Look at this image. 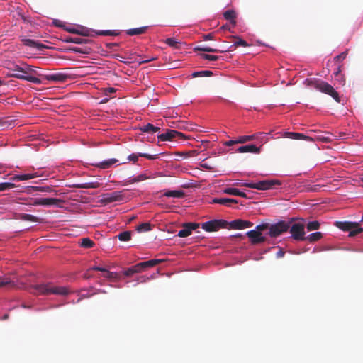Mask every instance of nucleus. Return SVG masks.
<instances>
[{"label": "nucleus", "instance_id": "1", "mask_svg": "<svg viewBox=\"0 0 363 363\" xmlns=\"http://www.w3.org/2000/svg\"><path fill=\"white\" fill-rule=\"evenodd\" d=\"M304 84L308 87H313L318 91L330 96L337 103L341 102L337 91L326 82L315 78L306 79L304 81Z\"/></svg>", "mask_w": 363, "mask_h": 363}, {"label": "nucleus", "instance_id": "2", "mask_svg": "<svg viewBox=\"0 0 363 363\" xmlns=\"http://www.w3.org/2000/svg\"><path fill=\"white\" fill-rule=\"evenodd\" d=\"M33 288L35 290L34 293L38 295L55 294L65 296L70 293L67 287L55 286L51 283L36 284Z\"/></svg>", "mask_w": 363, "mask_h": 363}, {"label": "nucleus", "instance_id": "3", "mask_svg": "<svg viewBox=\"0 0 363 363\" xmlns=\"http://www.w3.org/2000/svg\"><path fill=\"white\" fill-rule=\"evenodd\" d=\"M335 226L343 231H348L350 237H354L363 231V228L357 222L337 221Z\"/></svg>", "mask_w": 363, "mask_h": 363}, {"label": "nucleus", "instance_id": "4", "mask_svg": "<svg viewBox=\"0 0 363 363\" xmlns=\"http://www.w3.org/2000/svg\"><path fill=\"white\" fill-rule=\"evenodd\" d=\"M281 182L277 179L262 180L257 183H244L241 186L258 190H268L276 185H281Z\"/></svg>", "mask_w": 363, "mask_h": 363}, {"label": "nucleus", "instance_id": "5", "mask_svg": "<svg viewBox=\"0 0 363 363\" xmlns=\"http://www.w3.org/2000/svg\"><path fill=\"white\" fill-rule=\"evenodd\" d=\"M185 135L177 130L166 129L164 133L157 135L158 142L184 140Z\"/></svg>", "mask_w": 363, "mask_h": 363}, {"label": "nucleus", "instance_id": "6", "mask_svg": "<svg viewBox=\"0 0 363 363\" xmlns=\"http://www.w3.org/2000/svg\"><path fill=\"white\" fill-rule=\"evenodd\" d=\"M290 228V223L285 221H279L274 224H270L268 235L271 238H277L282 233L287 232Z\"/></svg>", "mask_w": 363, "mask_h": 363}, {"label": "nucleus", "instance_id": "7", "mask_svg": "<svg viewBox=\"0 0 363 363\" xmlns=\"http://www.w3.org/2000/svg\"><path fill=\"white\" fill-rule=\"evenodd\" d=\"M228 227V222L224 220H213L202 224V228L207 232L217 231L220 228H226Z\"/></svg>", "mask_w": 363, "mask_h": 363}, {"label": "nucleus", "instance_id": "8", "mask_svg": "<svg viewBox=\"0 0 363 363\" xmlns=\"http://www.w3.org/2000/svg\"><path fill=\"white\" fill-rule=\"evenodd\" d=\"M292 238L296 240H305L304 225L300 223H294L289 228Z\"/></svg>", "mask_w": 363, "mask_h": 363}, {"label": "nucleus", "instance_id": "9", "mask_svg": "<svg viewBox=\"0 0 363 363\" xmlns=\"http://www.w3.org/2000/svg\"><path fill=\"white\" fill-rule=\"evenodd\" d=\"M171 156H179L184 158L195 157L200 156V159H208V156L203 151H199L198 150L194 149L190 150L178 151L170 154Z\"/></svg>", "mask_w": 363, "mask_h": 363}, {"label": "nucleus", "instance_id": "10", "mask_svg": "<svg viewBox=\"0 0 363 363\" xmlns=\"http://www.w3.org/2000/svg\"><path fill=\"white\" fill-rule=\"evenodd\" d=\"M246 235L249 238L251 244L257 245L266 242V237L263 236L262 233L257 230H252L246 233Z\"/></svg>", "mask_w": 363, "mask_h": 363}, {"label": "nucleus", "instance_id": "11", "mask_svg": "<svg viewBox=\"0 0 363 363\" xmlns=\"http://www.w3.org/2000/svg\"><path fill=\"white\" fill-rule=\"evenodd\" d=\"M123 199L122 191H113L104 194L102 196V201L105 203H111L115 201H121Z\"/></svg>", "mask_w": 363, "mask_h": 363}, {"label": "nucleus", "instance_id": "12", "mask_svg": "<svg viewBox=\"0 0 363 363\" xmlns=\"http://www.w3.org/2000/svg\"><path fill=\"white\" fill-rule=\"evenodd\" d=\"M182 226L183 229L179 231L177 235L180 238H186L191 234L192 230L197 229L199 227V224L196 223H185Z\"/></svg>", "mask_w": 363, "mask_h": 363}, {"label": "nucleus", "instance_id": "13", "mask_svg": "<svg viewBox=\"0 0 363 363\" xmlns=\"http://www.w3.org/2000/svg\"><path fill=\"white\" fill-rule=\"evenodd\" d=\"M228 226L232 229L242 230L252 227L253 223L249 220L237 219L228 222Z\"/></svg>", "mask_w": 363, "mask_h": 363}, {"label": "nucleus", "instance_id": "14", "mask_svg": "<svg viewBox=\"0 0 363 363\" xmlns=\"http://www.w3.org/2000/svg\"><path fill=\"white\" fill-rule=\"evenodd\" d=\"M38 75L43 77L44 79L48 81H52L55 82H65L69 78L67 74L63 73H54L45 75L38 74Z\"/></svg>", "mask_w": 363, "mask_h": 363}, {"label": "nucleus", "instance_id": "15", "mask_svg": "<svg viewBox=\"0 0 363 363\" xmlns=\"http://www.w3.org/2000/svg\"><path fill=\"white\" fill-rule=\"evenodd\" d=\"M60 201L61 200L57 198H39L35 199L34 204L39 206H53L58 205Z\"/></svg>", "mask_w": 363, "mask_h": 363}, {"label": "nucleus", "instance_id": "16", "mask_svg": "<svg viewBox=\"0 0 363 363\" xmlns=\"http://www.w3.org/2000/svg\"><path fill=\"white\" fill-rule=\"evenodd\" d=\"M260 146H257L253 144L250 145H245L239 147L238 149L235 150L236 152H240V153H245V152H251V153H259L261 150Z\"/></svg>", "mask_w": 363, "mask_h": 363}, {"label": "nucleus", "instance_id": "17", "mask_svg": "<svg viewBox=\"0 0 363 363\" xmlns=\"http://www.w3.org/2000/svg\"><path fill=\"white\" fill-rule=\"evenodd\" d=\"M284 135L286 138H290L292 140H304L306 141H308L311 143L313 142V140L312 138H311L309 136L304 135L303 134L299 133L285 132Z\"/></svg>", "mask_w": 363, "mask_h": 363}, {"label": "nucleus", "instance_id": "18", "mask_svg": "<svg viewBox=\"0 0 363 363\" xmlns=\"http://www.w3.org/2000/svg\"><path fill=\"white\" fill-rule=\"evenodd\" d=\"M165 154H166L165 152H162V153H160V154H155V155L150 154L147 152H134V153H132L130 155H128L127 159H138L139 157H145L146 159H156L155 157L160 156V155H164Z\"/></svg>", "mask_w": 363, "mask_h": 363}, {"label": "nucleus", "instance_id": "19", "mask_svg": "<svg viewBox=\"0 0 363 363\" xmlns=\"http://www.w3.org/2000/svg\"><path fill=\"white\" fill-rule=\"evenodd\" d=\"M21 42L24 45L36 48L38 50H43L46 48L44 44L32 39L22 38Z\"/></svg>", "mask_w": 363, "mask_h": 363}, {"label": "nucleus", "instance_id": "20", "mask_svg": "<svg viewBox=\"0 0 363 363\" xmlns=\"http://www.w3.org/2000/svg\"><path fill=\"white\" fill-rule=\"evenodd\" d=\"M238 203L237 200L228 198H215L212 200V203H218L226 206H230L232 203Z\"/></svg>", "mask_w": 363, "mask_h": 363}, {"label": "nucleus", "instance_id": "21", "mask_svg": "<svg viewBox=\"0 0 363 363\" xmlns=\"http://www.w3.org/2000/svg\"><path fill=\"white\" fill-rule=\"evenodd\" d=\"M118 160H104L97 163H89L86 162V165H93L101 169H108L110 168L113 164H115Z\"/></svg>", "mask_w": 363, "mask_h": 363}, {"label": "nucleus", "instance_id": "22", "mask_svg": "<svg viewBox=\"0 0 363 363\" xmlns=\"http://www.w3.org/2000/svg\"><path fill=\"white\" fill-rule=\"evenodd\" d=\"M140 130L143 133H154L157 132H160V128L157 126H155L152 123H147L144 125H142L139 128Z\"/></svg>", "mask_w": 363, "mask_h": 363}, {"label": "nucleus", "instance_id": "23", "mask_svg": "<svg viewBox=\"0 0 363 363\" xmlns=\"http://www.w3.org/2000/svg\"><path fill=\"white\" fill-rule=\"evenodd\" d=\"M38 177V174L35 173L33 174H18L15 175L12 177L13 181H25L35 178Z\"/></svg>", "mask_w": 363, "mask_h": 363}, {"label": "nucleus", "instance_id": "24", "mask_svg": "<svg viewBox=\"0 0 363 363\" xmlns=\"http://www.w3.org/2000/svg\"><path fill=\"white\" fill-rule=\"evenodd\" d=\"M223 16L226 20L230 21V23L235 26L236 24L235 18L236 13L233 10H228L223 13Z\"/></svg>", "mask_w": 363, "mask_h": 363}, {"label": "nucleus", "instance_id": "25", "mask_svg": "<svg viewBox=\"0 0 363 363\" xmlns=\"http://www.w3.org/2000/svg\"><path fill=\"white\" fill-rule=\"evenodd\" d=\"M147 29V26L131 28L126 30V34L130 36L145 33Z\"/></svg>", "mask_w": 363, "mask_h": 363}, {"label": "nucleus", "instance_id": "26", "mask_svg": "<svg viewBox=\"0 0 363 363\" xmlns=\"http://www.w3.org/2000/svg\"><path fill=\"white\" fill-rule=\"evenodd\" d=\"M262 135V133H255V134H253V135H251L240 136L238 138V142H239L240 143H242H242H247L248 141L257 139L259 135Z\"/></svg>", "mask_w": 363, "mask_h": 363}, {"label": "nucleus", "instance_id": "27", "mask_svg": "<svg viewBox=\"0 0 363 363\" xmlns=\"http://www.w3.org/2000/svg\"><path fill=\"white\" fill-rule=\"evenodd\" d=\"M65 41L67 43H73L76 44H86L88 43L90 40L82 37H69L65 40Z\"/></svg>", "mask_w": 363, "mask_h": 363}, {"label": "nucleus", "instance_id": "28", "mask_svg": "<svg viewBox=\"0 0 363 363\" xmlns=\"http://www.w3.org/2000/svg\"><path fill=\"white\" fill-rule=\"evenodd\" d=\"M323 238V233L320 232L313 233L308 236L305 237V240H308L310 242H314Z\"/></svg>", "mask_w": 363, "mask_h": 363}, {"label": "nucleus", "instance_id": "29", "mask_svg": "<svg viewBox=\"0 0 363 363\" xmlns=\"http://www.w3.org/2000/svg\"><path fill=\"white\" fill-rule=\"evenodd\" d=\"M94 245L95 244H94V241L91 240L89 238H84L81 239L79 241V245L82 247L86 248V249L93 247L94 246Z\"/></svg>", "mask_w": 363, "mask_h": 363}, {"label": "nucleus", "instance_id": "30", "mask_svg": "<svg viewBox=\"0 0 363 363\" xmlns=\"http://www.w3.org/2000/svg\"><path fill=\"white\" fill-rule=\"evenodd\" d=\"M196 51H202L206 52H223L224 50H221L219 49L212 48L208 46H197L194 48Z\"/></svg>", "mask_w": 363, "mask_h": 363}, {"label": "nucleus", "instance_id": "31", "mask_svg": "<svg viewBox=\"0 0 363 363\" xmlns=\"http://www.w3.org/2000/svg\"><path fill=\"white\" fill-rule=\"evenodd\" d=\"M164 195L167 197L182 198L184 196V193L182 191L172 190L167 191Z\"/></svg>", "mask_w": 363, "mask_h": 363}, {"label": "nucleus", "instance_id": "32", "mask_svg": "<svg viewBox=\"0 0 363 363\" xmlns=\"http://www.w3.org/2000/svg\"><path fill=\"white\" fill-rule=\"evenodd\" d=\"M163 260L162 259H150V260H148V261H146V262H142V264L143 266V268L145 269V268H150V267H152L161 262H162Z\"/></svg>", "mask_w": 363, "mask_h": 363}, {"label": "nucleus", "instance_id": "33", "mask_svg": "<svg viewBox=\"0 0 363 363\" xmlns=\"http://www.w3.org/2000/svg\"><path fill=\"white\" fill-rule=\"evenodd\" d=\"M14 286L15 284L7 277H0V288L4 286Z\"/></svg>", "mask_w": 363, "mask_h": 363}, {"label": "nucleus", "instance_id": "34", "mask_svg": "<svg viewBox=\"0 0 363 363\" xmlns=\"http://www.w3.org/2000/svg\"><path fill=\"white\" fill-rule=\"evenodd\" d=\"M91 270L99 271V272H103L104 277L106 278H108V279H111L113 277V273L106 270L105 268L96 267H92L89 269V271H91Z\"/></svg>", "mask_w": 363, "mask_h": 363}, {"label": "nucleus", "instance_id": "35", "mask_svg": "<svg viewBox=\"0 0 363 363\" xmlns=\"http://www.w3.org/2000/svg\"><path fill=\"white\" fill-rule=\"evenodd\" d=\"M71 50L74 52L81 53L84 55H88L91 52V48L87 47L84 48L79 47H74L71 48Z\"/></svg>", "mask_w": 363, "mask_h": 363}, {"label": "nucleus", "instance_id": "36", "mask_svg": "<svg viewBox=\"0 0 363 363\" xmlns=\"http://www.w3.org/2000/svg\"><path fill=\"white\" fill-rule=\"evenodd\" d=\"M118 239L121 241H128L131 238V233L130 231H123L118 234Z\"/></svg>", "mask_w": 363, "mask_h": 363}, {"label": "nucleus", "instance_id": "37", "mask_svg": "<svg viewBox=\"0 0 363 363\" xmlns=\"http://www.w3.org/2000/svg\"><path fill=\"white\" fill-rule=\"evenodd\" d=\"M213 75V72L210 70H203L199 72H195L192 74L193 77H211Z\"/></svg>", "mask_w": 363, "mask_h": 363}, {"label": "nucleus", "instance_id": "38", "mask_svg": "<svg viewBox=\"0 0 363 363\" xmlns=\"http://www.w3.org/2000/svg\"><path fill=\"white\" fill-rule=\"evenodd\" d=\"M320 225V224L318 221H316V220L311 221V222H308V224L306 225V228L309 231L315 230L319 229Z\"/></svg>", "mask_w": 363, "mask_h": 363}, {"label": "nucleus", "instance_id": "39", "mask_svg": "<svg viewBox=\"0 0 363 363\" xmlns=\"http://www.w3.org/2000/svg\"><path fill=\"white\" fill-rule=\"evenodd\" d=\"M97 35H111V36H116L119 34L117 30H101L96 32Z\"/></svg>", "mask_w": 363, "mask_h": 363}, {"label": "nucleus", "instance_id": "40", "mask_svg": "<svg viewBox=\"0 0 363 363\" xmlns=\"http://www.w3.org/2000/svg\"><path fill=\"white\" fill-rule=\"evenodd\" d=\"M151 230V225L149 223H143L137 227L138 232H147Z\"/></svg>", "mask_w": 363, "mask_h": 363}, {"label": "nucleus", "instance_id": "41", "mask_svg": "<svg viewBox=\"0 0 363 363\" xmlns=\"http://www.w3.org/2000/svg\"><path fill=\"white\" fill-rule=\"evenodd\" d=\"M165 43L168 45L170 47L178 48V45L180 44V43L177 40H176L174 38H169L165 40Z\"/></svg>", "mask_w": 363, "mask_h": 363}, {"label": "nucleus", "instance_id": "42", "mask_svg": "<svg viewBox=\"0 0 363 363\" xmlns=\"http://www.w3.org/2000/svg\"><path fill=\"white\" fill-rule=\"evenodd\" d=\"M16 186L15 184L11 182L0 183V191H6L7 189H13Z\"/></svg>", "mask_w": 363, "mask_h": 363}, {"label": "nucleus", "instance_id": "43", "mask_svg": "<svg viewBox=\"0 0 363 363\" xmlns=\"http://www.w3.org/2000/svg\"><path fill=\"white\" fill-rule=\"evenodd\" d=\"M21 218L30 222H37L38 218L33 215L23 213L21 216Z\"/></svg>", "mask_w": 363, "mask_h": 363}, {"label": "nucleus", "instance_id": "44", "mask_svg": "<svg viewBox=\"0 0 363 363\" xmlns=\"http://www.w3.org/2000/svg\"><path fill=\"white\" fill-rule=\"evenodd\" d=\"M200 57H201V58H202L203 60H211V61H216L220 58L219 56L205 54V53L200 54Z\"/></svg>", "mask_w": 363, "mask_h": 363}, {"label": "nucleus", "instance_id": "45", "mask_svg": "<svg viewBox=\"0 0 363 363\" xmlns=\"http://www.w3.org/2000/svg\"><path fill=\"white\" fill-rule=\"evenodd\" d=\"M23 74L28 75L29 73H36L35 67L24 64Z\"/></svg>", "mask_w": 363, "mask_h": 363}, {"label": "nucleus", "instance_id": "46", "mask_svg": "<svg viewBox=\"0 0 363 363\" xmlns=\"http://www.w3.org/2000/svg\"><path fill=\"white\" fill-rule=\"evenodd\" d=\"M269 225H270V224L267 223H262V224H259V225H257L255 227V230H257L258 232L262 233V231H264L265 230H269Z\"/></svg>", "mask_w": 363, "mask_h": 363}, {"label": "nucleus", "instance_id": "47", "mask_svg": "<svg viewBox=\"0 0 363 363\" xmlns=\"http://www.w3.org/2000/svg\"><path fill=\"white\" fill-rule=\"evenodd\" d=\"M25 80L35 84H40L42 82L39 78L30 75H26Z\"/></svg>", "mask_w": 363, "mask_h": 363}, {"label": "nucleus", "instance_id": "48", "mask_svg": "<svg viewBox=\"0 0 363 363\" xmlns=\"http://www.w3.org/2000/svg\"><path fill=\"white\" fill-rule=\"evenodd\" d=\"M234 38L238 39V40H236L234 43L233 45L235 47H238V46L248 47L249 46V44L245 40L240 39L238 37H234Z\"/></svg>", "mask_w": 363, "mask_h": 363}, {"label": "nucleus", "instance_id": "49", "mask_svg": "<svg viewBox=\"0 0 363 363\" xmlns=\"http://www.w3.org/2000/svg\"><path fill=\"white\" fill-rule=\"evenodd\" d=\"M340 72H341V67H340V65H339L337 66V70L334 72V74H335V79L337 81H340L341 82H344V79H343V76L340 74Z\"/></svg>", "mask_w": 363, "mask_h": 363}, {"label": "nucleus", "instance_id": "50", "mask_svg": "<svg viewBox=\"0 0 363 363\" xmlns=\"http://www.w3.org/2000/svg\"><path fill=\"white\" fill-rule=\"evenodd\" d=\"M238 191H239V189H235V188H225L223 189V193H225L226 194H229V195L237 196Z\"/></svg>", "mask_w": 363, "mask_h": 363}, {"label": "nucleus", "instance_id": "51", "mask_svg": "<svg viewBox=\"0 0 363 363\" xmlns=\"http://www.w3.org/2000/svg\"><path fill=\"white\" fill-rule=\"evenodd\" d=\"M147 178V177L145 174H141L138 175V177L130 178V182H131V183L139 182L146 179Z\"/></svg>", "mask_w": 363, "mask_h": 363}, {"label": "nucleus", "instance_id": "52", "mask_svg": "<svg viewBox=\"0 0 363 363\" xmlns=\"http://www.w3.org/2000/svg\"><path fill=\"white\" fill-rule=\"evenodd\" d=\"M10 77H15L17 79L25 80L26 75L25 74H23L21 72H11L9 74Z\"/></svg>", "mask_w": 363, "mask_h": 363}, {"label": "nucleus", "instance_id": "53", "mask_svg": "<svg viewBox=\"0 0 363 363\" xmlns=\"http://www.w3.org/2000/svg\"><path fill=\"white\" fill-rule=\"evenodd\" d=\"M79 33L77 34L81 35L82 36H93L92 34L90 33V31L88 29H85L84 28H80Z\"/></svg>", "mask_w": 363, "mask_h": 363}, {"label": "nucleus", "instance_id": "54", "mask_svg": "<svg viewBox=\"0 0 363 363\" xmlns=\"http://www.w3.org/2000/svg\"><path fill=\"white\" fill-rule=\"evenodd\" d=\"M133 270H134V272L135 274V273H138V272H141L142 271L144 270V268H143V266L142 264V262H140L134 266L132 267Z\"/></svg>", "mask_w": 363, "mask_h": 363}, {"label": "nucleus", "instance_id": "55", "mask_svg": "<svg viewBox=\"0 0 363 363\" xmlns=\"http://www.w3.org/2000/svg\"><path fill=\"white\" fill-rule=\"evenodd\" d=\"M10 69H11V72H21L23 74V69H24V65H23V67H21L20 65H14L13 68H11Z\"/></svg>", "mask_w": 363, "mask_h": 363}, {"label": "nucleus", "instance_id": "56", "mask_svg": "<svg viewBox=\"0 0 363 363\" xmlns=\"http://www.w3.org/2000/svg\"><path fill=\"white\" fill-rule=\"evenodd\" d=\"M347 54V52H343L341 54L335 57L334 60L335 61H337V62H340L342 60H343L346 57Z\"/></svg>", "mask_w": 363, "mask_h": 363}, {"label": "nucleus", "instance_id": "57", "mask_svg": "<svg viewBox=\"0 0 363 363\" xmlns=\"http://www.w3.org/2000/svg\"><path fill=\"white\" fill-rule=\"evenodd\" d=\"M205 160H202V162H201V164L200 166L202 167V168H204V169H206L207 170H209V171H213L214 170V167L213 166H211V165H209L206 162H203Z\"/></svg>", "mask_w": 363, "mask_h": 363}, {"label": "nucleus", "instance_id": "58", "mask_svg": "<svg viewBox=\"0 0 363 363\" xmlns=\"http://www.w3.org/2000/svg\"><path fill=\"white\" fill-rule=\"evenodd\" d=\"M64 29L70 33L77 34L78 33H79V29L75 28L74 27H70V26L65 27Z\"/></svg>", "mask_w": 363, "mask_h": 363}, {"label": "nucleus", "instance_id": "59", "mask_svg": "<svg viewBox=\"0 0 363 363\" xmlns=\"http://www.w3.org/2000/svg\"><path fill=\"white\" fill-rule=\"evenodd\" d=\"M238 143H240L238 142V139H237V140H230L228 141H225V142H224L223 145L225 146H232L233 145L238 144Z\"/></svg>", "mask_w": 363, "mask_h": 363}, {"label": "nucleus", "instance_id": "60", "mask_svg": "<svg viewBox=\"0 0 363 363\" xmlns=\"http://www.w3.org/2000/svg\"><path fill=\"white\" fill-rule=\"evenodd\" d=\"M123 274H124V275H125L127 277H130V276H132L133 274H134L135 272H134L133 267H131L127 269L126 270H125Z\"/></svg>", "mask_w": 363, "mask_h": 363}, {"label": "nucleus", "instance_id": "61", "mask_svg": "<svg viewBox=\"0 0 363 363\" xmlns=\"http://www.w3.org/2000/svg\"><path fill=\"white\" fill-rule=\"evenodd\" d=\"M203 38L204 40H211L214 39V35L213 33H208L206 35H204L203 36Z\"/></svg>", "mask_w": 363, "mask_h": 363}, {"label": "nucleus", "instance_id": "62", "mask_svg": "<svg viewBox=\"0 0 363 363\" xmlns=\"http://www.w3.org/2000/svg\"><path fill=\"white\" fill-rule=\"evenodd\" d=\"M118 45L117 43H109L106 44V47L108 49H113L115 47L118 46Z\"/></svg>", "mask_w": 363, "mask_h": 363}, {"label": "nucleus", "instance_id": "63", "mask_svg": "<svg viewBox=\"0 0 363 363\" xmlns=\"http://www.w3.org/2000/svg\"><path fill=\"white\" fill-rule=\"evenodd\" d=\"M285 255V252L282 249H279V251L276 254V257L277 258L283 257Z\"/></svg>", "mask_w": 363, "mask_h": 363}, {"label": "nucleus", "instance_id": "64", "mask_svg": "<svg viewBox=\"0 0 363 363\" xmlns=\"http://www.w3.org/2000/svg\"><path fill=\"white\" fill-rule=\"evenodd\" d=\"M78 187L87 189V188H94L95 186L94 185H91L90 184H84L79 185Z\"/></svg>", "mask_w": 363, "mask_h": 363}]
</instances>
